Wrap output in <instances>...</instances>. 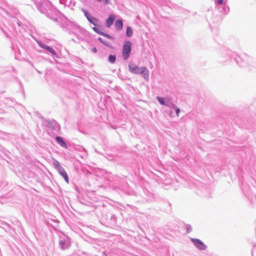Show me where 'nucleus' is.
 <instances>
[{
  "instance_id": "1",
  "label": "nucleus",
  "mask_w": 256,
  "mask_h": 256,
  "mask_svg": "<svg viewBox=\"0 0 256 256\" xmlns=\"http://www.w3.org/2000/svg\"><path fill=\"white\" fill-rule=\"evenodd\" d=\"M130 71L135 74H143L144 78H148V71L145 67H138L134 64H130L128 66Z\"/></svg>"
},
{
  "instance_id": "2",
  "label": "nucleus",
  "mask_w": 256,
  "mask_h": 256,
  "mask_svg": "<svg viewBox=\"0 0 256 256\" xmlns=\"http://www.w3.org/2000/svg\"><path fill=\"white\" fill-rule=\"evenodd\" d=\"M131 42L130 41L126 42L122 48V56L124 59L128 58L131 52Z\"/></svg>"
},
{
  "instance_id": "3",
  "label": "nucleus",
  "mask_w": 256,
  "mask_h": 256,
  "mask_svg": "<svg viewBox=\"0 0 256 256\" xmlns=\"http://www.w3.org/2000/svg\"><path fill=\"white\" fill-rule=\"evenodd\" d=\"M56 168L57 170H58V173L60 175H61L64 178V179L66 183L68 184L69 180H68V176L66 172V171L64 170V169L60 166L59 163H58Z\"/></svg>"
},
{
  "instance_id": "4",
  "label": "nucleus",
  "mask_w": 256,
  "mask_h": 256,
  "mask_svg": "<svg viewBox=\"0 0 256 256\" xmlns=\"http://www.w3.org/2000/svg\"><path fill=\"white\" fill-rule=\"evenodd\" d=\"M191 240L198 248L200 250H204L206 249V246L204 243L199 239L197 238H192Z\"/></svg>"
},
{
  "instance_id": "5",
  "label": "nucleus",
  "mask_w": 256,
  "mask_h": 256,
  "mask_svg": "<svg viewBox=\"0 0 256 256\" xmlns=\"http://www.w3.org/2000/svg\"><path fill=\"white\" fill-rule=\"evenodd\" d=\"M38 44L41 48L45 49L48 52H50L52 55L56 54V52L52 48L47 46L46 44H42V43H39Z\"/></svg>"
},
{
  "instance_id": "6",
  "label": "nucleus",
  "mask_w": 256,
  "mask_h": 256,
  "mask_svg": "<svg viewBox=\"0 0 256 256\" xmlns=\"http://www.w3.org/2000/svg\"><path fill=\"white\" fill-rule=\"evenodd\" d=\"M56 140L58 142V143L59 144L60 146H62L63 148H66V147H67L66 144L63 140L62 139V138L61 137L56 136Z\"/></svg>"
},
{
  "instance_id": "7",
  "label": "nucleus",
  "mask_w": 256,
  "mask_h": 256,
  "mask_svg": "<svg viewBox=\"0 0 256 256\" xmlns=\"http://www.w3.org/2000/svg\"><path fill=\"white\" fill-rule=\"evenodd\" d=\"M84 14L90 22L93 24L94 25L96 24V23L98 22V20L96 18L93 17L90 18L88 16V14L86 12H84Z\"/></svg>"
},
{
  "instance_id": "8",
  "label": "nucleus",
  "mask_w": 256,
  "mask_h": 256,
  "mask_svg": "<svg viewBox=\"0 0 256 256\" xmlns=\"http://www.w3.org/2000/svg\"><path fill=\"white\" fill-rule=\"evenodd\" d=\"M114 18L113 16H110L106 20V26L108 27L111 26L114 22Z\"/></svg>"
},
{
  "instance_id": "9",
  "label": "nucleus",
  "mask_w": 256,
  "mask_h": 256,
  "mask_svg": "<svg viewBox=\"0 0 256 256\" xmlns=\"http://www.w3.org/2000/svg\"><path fill=\"white\" fill-rule=\"evenodd\" d=\"M122 22L121 20H117L115 23V26L117 30H120L122 28Z\"/></svg>"
},
{
  "instance_id": "10",
  "label": "nucleus",
  "mask_w": 256,
  "mask_h": 256,
  "mask_svg": "<svg viewBox=\"0 0 256 256\" xmlns=\"http://www.w3.org/2000/svg\"><path fill=\"white\" fill-rule=\"evenodd\" d=\"M126 34L128 36L130 37L132 34V30L130 26H128L126 28Z\"/></svg>"
},
{
  "instance_id": "11",
  "label": "nucleus",
  "mask_w": 256,
  "mask_h": 256,
  "mask_svg": "<svg viewBox=\"0 0 256 256\" xmlns=\"http://www.w3.org/2000/svg\"><path fill=\"white\" fill-rule=\"evenodd\" d=\"M116 57L114 55H110L108 61L111 63H114L116 61Z\"/></svg>"
},
{
  "instance_id": "12",
  "label": "nucleus",
  "mask_w": 256,
  "mask_h": 256,
  "mask_svg": "<svg viewBox=\"0 0 256 256\" xmlns=\"http://www.w3.org/2000/svg\"><path fill=\"white\" fill-rule=\"evenodd\" d=\"M157 99L158 100V101L159 102L162 104V105H164V104H166V103H165V102H164V98H161V97H157Z\"/></svg>"
},
{
  "instance_id": "13",
  "label": "nucleus",
  "mask_w": 256,
  "mask_h": 256,
  "mask_svg": "<svg viewBox=\"0 0 256 256\" xmlns=\"http://www.w3.org/2000/svg\"><path fill=\"white\" fill-rule=\"evenodd\" d=\"M94 30L98 34H100V35H102V34H103V32L102 31H101V30H100L98 28H96V27H94L93 28Z\"/></svg>"
},
{
  "instance_id": "14",
  "label": "nucleus",
  "mask_w": 256,
  "mask_h": 256,
  "mask_svg": "<svg viewBox=\"0 0 256 256\" xmlns=\"http://www.w3.org/2000/svg\"><path fill=\"white\" fill-rule=\"evenodd\" d=\"M174 108L175 109L176 116H178L180 112L179 108H176L175 106H174Z\"/></svg>"
},
{
  "instance_id": "15",
  "label": "nucleus",
  "mask_w": 256,
  "mask_h": 256,
  "mask_svg": "<svg viewBox=\"0 0 256 256\" xmlns=\"http://www.w3.org/2000/svg\"><path fill=\"white\" fill-rule=\"evenodd\" d=\"M102 36H104L106 37H107V38H110V39H114V38L112 36H110V35H108V34H105L104 32H103V34H102Z\"/></svg>"
},
{
  "instance_id": "16",
  "label": "nucleus",
  "mask_w": 256,
  "mask_h": 256,
  "mask_svg": "<svg viewBox=\"0 0 256 256\" xmlns=\"http://www.w3.org/2000/svg\"><path fill=\"white\" fill-rule=\"evenodd\" d=\"M102 43L108 47H111V44L108 42H106L103 40V42H102Z\"/></svg>"
},
{
  "instance_id": "17",
  "label": "nucleus",
  "mask_w": 256,
  "mask_h": 256,
  "mask_svg": "<svg viewBox=\"0 0 256 256\" xmlns=\"http://www.w3.org/2000/svg\"><path fill=\"white\" fill-rule=\"evenodd\" d=\"M191 228L190 227V226H188L186 228V232L188 233V232H190V231H191Z\"/></svg>"
},
{
  "instance_id": "18",
  "label": "nucleus",
  "mask_w": 256,
  "mask_h": 256,
  "mask_svg": "<svg viewBox=\"0 0 256 256\" xmlns=\"http://www.w3.org/2000/svg\"><path fill=\"white\" fill-rule=\"evenodd\" d=\"M92 52L95 53L97 52V50H96V48H93L92 49Z\"/></svg>"
},
{
  "instance_id": "19",
  "label": "nucleus",
  "mask_w": 256,
  "mask_h": 256,
  "mask_svg": "<svg viewBox=\"0 0 256 256\" xmlns=\"http://www.w3.org/2000/svg\"><path fill=\"white\" fill-rule=\"evenodd\" d=\"M218 2L219 4H221L223 2V0H218Z\"/></svg>"
},
{
  "instance_id": "20",
  "label": "nucleus",
  "mask_w": 256,
  "mask_h": 256,
  "mask_svg": "<svg viewBox=\"0 0 256 256\" xmlns=\"http://www.w3.org/2000/svg\"><path fill=\"white\" fill-rule=\"evenodd\" d=\"M98 40H99L100 42H101L102 43V42H103V40H103L102 38H98Z\"/></svg>"
}]
</instances>
